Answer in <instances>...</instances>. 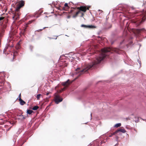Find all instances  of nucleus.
Returning a JSON list of instances; mask_svg holds the SVG:
<instances>
[{
    "label": "nucleus",
    "instance_id": "19",
    "mask_svg": "<svg viewBox=\"0 0 146 146\" xmlns=\"http://www.w3.org/2000/svg\"><path fill=\"white\" fill-rule=\"evenodd\" d=\"M33 112L32 110H27V114H31Z\"/></svg>",
    "mask_w": 146,
    "mask_h": 146
},
{
    "label": "nucleus",
    "instance_id": "13",
    "mask_svg": "<svg viewBox=\"0 0 146 146\" xmlns=\"http://www.w3.org/2000/svg\"><path fill=\"white\" fill-rule=\"evenodd\" d=\"M81 26L82 27H84L85 28H95L96 27L92 25H82Z\"/></svg>",
    "mask_w": 146,
    "mask_h": 146
},
{
    "label": "nucleus",
    "instance_id": "14",
    "mask_svg": "<svg viewBox=\"0 0 146 146\" xmlns=\"http://www.w3.org/2000/svg\"><path fill=\"white\" fill-rule=\"evenodd\" d=\"M119 132H121L123 133H125V132L126 131L124 129L120 128L118 129L117 130L115 131V133H117Z\"/></svg>",
    "mask_w": 146,
    "mask_h": 146
},
{
    "label": "nucleus",
    "instance_id": "41",
    "mask_svg": "<svg viewBox=\"0 0 146 146\" xmlns=\"http://www.w3.org/2000/svg\"><path fill=\"white\" fill-rule=\"evenodd\" d=\"M1 97H0V99H1Z\"/></svg>",
    "mask_w": 146,
    "mask_h": 146
},
{
    "label": "nucleus",
    "instance_id": "17",
    "mask_svg": "<svg viewBox=\"0 0 146 146\" xmlns=\"http://www.w3.org/2000/svg\"><path fill=\"white\" fill-rule=\"evenodd\" d=\"M120 7H121L122 8V9H126L130 8L129 7L126 5H124V6H119V8Z\"/></svg>",
    "mask_w": 146,
    "mask_h": 146
},
{
    "label": "nucleus",
    "instance_id": "39",
    "mask_svg": "<svg viewBox=\"0 0 146 146\" xmlns=\"http://www.w3.org/2000/svg\"><path fill=\"white\" fill-rule=\"evenodd\" d=\"M79 14H81V13H79Z\"/></svg>",
    "mask_w": 146,
    "mask_h": 146
},
{
    "label": "nucleus",
    "instance_id": "24",
    "mask_svg": "<svg viewBox=\"0 0 146 146\" xmlns=\"http://www.w3.org/2000/svg\"><path fill=\"white\" fill-rule=\"evenodd\" d=\"M115 133V131L114 132H113V133H111V135L109 136V137H112V136L113 135H114L115 134L117 133Z\"/></svg>",
    "mask_w": 146,
    "mask_h": 146
},
{
    "label": "nucleus",
    "instance_id": "22",
    "mask_svg": "<svg viewBox=\"0 0 146 146\" xmlns=\"http://www.w3.org/2000/svg\"><path fill=\"white\" fill-rule=\"evenodd\" d=\"M42 96L41 94H38L37 95L36 98L37 100H39L40 96Z\"/></svg>",
    "mask_w": 146,
    "mask_h": 146
},
{
    "label": "nucleus",
    "instance_id": "31",
    "mask_svg": "<svg viewBox=\"0 0 146 146\" xmlns=\"http://www.w3.org/2000/svg\"><path fill=\"white\" fill-rule=\"evenodd\" d=\"M68 66V64H66L65 65H64V67H66L67 66Z\"/></svg>",
    "mask_w": 146,
    "mask_h": 146
},
{
    "label": "nucleus",
    "instance_id": "8",
    "mask_svg": "<svg viewBox=\"0 0 146 146\" xmlns=\"http://www.w3.org/2000/svg\"><path fill=\"white\" fill-rule=\"evenodd\" d=\"M143 10V12L142 13L143 17L142 18V20L141 21L139 22V24H138V25H139L142 22H144L146 19V10Z\"/></svg>",
    "mask_w": 146,
    "mask_h": 146
},
{
    "label": "nucleus",
    "instance_id": "32",
    "mask_svg": "<svg viewBox=\"0 0 146 146\" xmlns=\"http://www.w3.org/2000/svg\"><path fill=\"white\" fill-rule=\"evenodd\" d=\"M70 2V6H71V5H72V4L73 5V4L72 2Z\"/></svg>",
    "mask_w": 146,
    "mask_h": 146
},
{
    "label": "nucleus",
    "instance_id": "15",
    "mask_svg": "<svg viewBox=\"0 0 146 146\" xmlns=\"http://www.w3.org/2000/svg\"><path fill=\"white\" fill-rule=\"evenodd\" d=\"M113 51L119 54H120L121 53L120 50L119 49L117 48H113Z\"/></svg>",
    "mask_w": 146,
    "mask_h": 146
},
{
    "label": "nucleus",
    "instance_id": "16",
    "mask_svg": "<svg viewBox=\"0 0 146 146\" xmlns=\"http://www.w3.org/2000/svg\"><path fill=\"white\" fill-rule=\"evenodd\" d=\"M32 22V21H29V23H27L25 25V27L24 28V32H25L26 31V29H27V27H28V25L31 23Z\"/></svg>",
    "mask_w": 146,
    "mask_h": 146
},
{
    "label": "nucleus",
    "instance_id": "18",
    "mask_svg": "<svg viewBox=\"0 0 146 146\" xmlns=\"http://www.w3.org/2000/svg\"><path fill=\"white\" fill-rule=\"evenodd\" d=\"M20 103L21 105H23L26 104V102L23 100L21 99H20L19 100Z\"/></svg>",
    "mask_w": 146,
    "mask_h": 146
},
{
    "label": "nucleus",
    "instance_id": "33",
    "mask_svg": "<svg viewBox=\"0 0 146 146\" xmlns=\"http://www.w3.org/2000/svg\"><path fill=\"white\" fill-rule=\"evenodd\" d=\"M131 8L132 9H134V8H133V7H131Z\"/></svg>",
    "mask_w": 146,
    "mask_h": 146
},
{
    "label": "nucleus",
    "instance_id": "35",
    "mask_svg": "<svg viewBox=\"0 0 146 146\" xmlns=\"http://www.w3.org/2000/svg\"><path fill=\"white\" fill-rule=\"evenodd\" d=\"M66 10V11H67V10L65 9V10Z\"/></svg>",
    "mask_w": 146,
    "mask_h": 146
},
{
    "label": "nucleus",
    "instance_id": "21",
    "mask_svg": "<svg viewBox=\"0 0 146 146\" xmlns=\"http://www.w3.org/2000/svg\"><path fill=\"white\" fill-rule=\"evenodd\" d=\"M121 124L120 123H117V124H116L114 125V127H119L120 126H121Z\"/></svg>",
    "mask_w": 146,
    "mask_h": 146
},
{
    "label": "nucleus",
    "instance_id": "3",
    "mask_svg": "<svg viewBox=\"0 0 146 146\" xmlns=\"http://www.w3.org/2000/svg\"><path fill=\"white\" fill-rule=\"evenodd\" d=\"M73 82V81L71 82L69 80H68L66 82H63L62 83V85L64 86L65 87L63 88L60 91V93H61L63 91H64L68 87L69 85L71 83Z\"/></svg>",
    "mask_w": 146,
    "mask_h": 146
},
{
    "label": "nucleus",
    "instance_id": "10",
    "mask_svg": "<svg viewBox=\"0 0 146 146\" xmlns=\"http://www.w3.org/2000/svg\"><path fill=\"white\" fill-rule=\"evenodd\" d=\"M25 5V2L23 1H21L17 5V8L16 9H20Z\"/></svg>",
    "mask_w": 146,
    "mask_h": 146
},
{
    "label": "nucleus",
    "instance_id": "25",
    "mask_svg": "<svg viewBox=\"0 0 146 146\" xmlns=\"http://www.w3.org/2000/svg\"><path fill=\"white\" fill-rule=\"evenodd\" d=\"M23 21H19L18 23H17V25H20V24H21V23H23Z\"/></svg>",
    "mask_w": 146,
    "mask_h": 146
},
{
    "label": "nucleus",
    "instance_id": "30",
    "mask_svg": "<svg viewBox=\"0 0 146 146\" xmlns=\"http://www.w3.org/2000/svg\"><path fill=\"white\" fill-rule=\"evenodd\" d=\"M19 44H18V45H17V46L16 47V48L17 49L19 48Z\"/></svg>",
    "mask_w": 146,
    "mask_h": 146
},
{
    "label": "nucleus",
    "instance_id": "1",
    "mask_svg": "<svg viewBox=\"0 0 146 146\" xmlns=\"http://www.w3.org/2000/svg\"><path fill=\"white\" fill-rule=\"evenodd\" d=\"M111 50V49L110 48L102 49L101 52H100L99 56L96 58L95 60L90 63L85 64L84 68L82 70H80V68H77L76 69V72L74 73L77 74L78 72L79 74V76L88 70L95 68L96 65L99 63L107 56L106 53L110 52Z\"/></svg>",
    "mask_w": 146,
    "mask_h": 146
},
{
    "label": "nucleus",
    "instance_id": "29",
    "mask_svg": "<svg viewBox=\"0 0 146 146\" xmlns=\"http://www.w3.org/2000/svg\"><path fill=\"white\" fill-rule=\"evenodd\" d=\"M143 6L144 7L145 9H146V3L145 4H144Z\"/></svg>",
    "mask_w": 146,
    "mask_h": 146
},
{
    "label": "nucleus",
    "instance_id": "37",
    "mask_svg": "<svg viewBox=\"0 0 146 146\" xmlns=\"http://www.w3.org/2000/svg\"><path fill=\"white\" fill-rule=\"evenodd\" d=\"M72 10L71 11L72 12Z\"/></svg>",
    "mask_w": 146,
    "mask_h": 146
},
{
    "label": "nucleus",
    "instance_id": "20",
    "mask_svg": "<svg viewBox=\"0 0 146 146\" xmlns=\"http://www.w3.org/2000/svg\"><path fill=\"white\" fill-rule=\"evenodd\" d=\"M39 108V107L37 106H34L32 108V109L34 110H36L38 109Z\"/></svg>",
    "mask_w": 146,
    "mask_h": 146
},
{
    "label": "nucleus",
    "instance_id": "34",
    "mask_svg": "<svg viewBox=\"0 0 146 146\" xmlns=\"http://www.w3.org/2000/svg\"><path fill=\"white\" fill-rule=\"evenodd\" d=\"M49 94V93H47L46 94V95H48Z\"/></svg>",
    "mask_w": 146,
    "mask_h": 146
},
{
    "label": "nucleus",
    "instance_id": "11",
    "mask_svg": "<svg viewBox=\"0 0 146 146\" xmlns=\"http://www.w3.org/2000/svg\"><path fill=\"white\" fill-rule=\"evenodd\" d=\"M91 8V6H81L80 7H78L77 9H89Z\"/></svg>",
    "mask_w": 146,
    "mask_h": 146
},
{
    "label": "nucleus",
    "instance_id": "4",
    "mask_svg": "<svg viewBox=\"0 0 146 146\" xmlns=\"http://www.w3.org/2000/svg\"><path fill=\"white\" fill-rule=\"evenodd\" d=\"M6 25L5 24L2 25L0 27V39L3 36L5 32V29L6 27Z\"/></svg>",
    "mask_w": 146,
    "mask_h": 146
},
{
    "label": "nucleus",
    "instance_id": "23",
    "mask_svg": "<svg viewBox=\"0 0 146 146\" xmlns=\"http://www.w3.org/2000/svg\"><path fill=\"white\" fill-rule=\"evenodd\" d=\"M48 28V27H44V28H43V29H40L38 30H37L36 31H37L38 32L41 31H42V30L43 29H45V28Z\"/></svg>",
    "mask_w": 146,
    "mask_h": 146
},
{
    "label": "nucleus",
    "instance_id": "28",
    "mask_svg": "<svg viewBox=\"0 0 146 146\" xmlns=\"http://www.w3.org/2000/svg\"><path fill=\"white\" fill-rule=\"evenodd\" d=\"M21 93H20L19 94V97H18V98H19V100H20V99H21Z\"/></svg>",
    "mask_w": 146,
    "mask_h": 146
},
{
    "label": "nucleus",
    "instance_id": "9",
    "mask_svg": "<svg viewBox=\"0 0 146 146\" xmlns=\"http://www.w3.org/2000/svg\"><path fill=\"white\" fill-rule=\"evenodd\" d=\"M18 54V52L17 51H14L13 54L11 53L9 54V56L11 58L10 59V60L11 61H13L14 60V58L15 56L17 55Z\"/></svg>",
    "mask_w": 146,
    "mask_h": 146
},
{
    "label": "nucleus",
    "instance_id": "26",
    "mask_svg": "<svg viewBox=\"0 0 146 146\" xmlns=\"http://www.w3.org/2000/svg\"><path fill=\"white\" fill-rule=\"evenodd\" d=\"M20 116L23 119H25L26 118V117L24 116L23 115H20Z\"/></svg>",
    "mask_w": 146,
    "mask_h": 146
},
{
    "label": "nucleus",
    "instance_id": "6",
    "mask_svg": "<svg viewBox=\"0 0 146 146\" xmlns=\"http://www.w3.org/2000/svg\"><path fill=\"white\" fill-rule=\"evenodd\" d=\"M62 100L63 98H61L59 95H56L54 97V101L56 104H58L59 102H62Z\"/></svg>",
    "mask_w": 146,
    "mask_h": 146
},
{
    "label": "nucleus",
    "instance_id": "7",
    "mask_svg": "<svg viewBox=\"0 0 146 146\" xmlns=\"http://www.w3.org/2000/svg\"><path fill=\"white\" fill-rule=\"evenodd\" d=\"M79 11L77 12L73 16V18H75L79 14V13H81V14L80 17H83L84 16V13L82 12H85L86 11V10H79Z\"/></svg>",
    "mask_w": 146,
    "mask_h": 146
},
{
    "label": "nucleus",
    "instance_id": "38",
    "mask_svg": "<svg viewBox=\"0 0 146 146\" xmlns=\"http://www.w3.org/2000/svg\"><path fill=\"white\" fill-rule=\"evenodd\" d=\"M100 9H99V11H100Z\"/></svg>",
    "mask_w": 146,
    "mask_h": 146
},
{
    "label": "nucleus",
    "instance_id": "5",
    "mask_svg": "<svg viewBox=\"0 0 146 146\" xmlns=\"http://www.w3.org/2000/svg\"><path fill=\"white\" fill-rule=\"evenodd\" d=\"M19 10H15V11H13L14 12L13 13L14 16L13 17V19H19V17L20 15Z\"/></svg>",
    "mask_w": 146,
    "mask_h": 146
},
{
    "label": "nucleus",
    "instance_id": "2",
    "mask_svg": "<svg viewBox=\"0 0 146 146\" xmlns=\"http://www.w3.org/2000/svg\"><path fill=\"white\" fill-rule=\"evenodd\" d=\"M55 7L58 9H60V8H62V9H75V8L70 6V2H69L68 4L66 3H65L64 6L63 7H61L60 6H59L58 5L55 6Z\"/></svg>",
    "mask_w": 146,
    "mask_h": 146
},
{
    "label": "nucleus",
    "instance_id": "36",
    "mask_svg": "<svg viewBox=\"0 0 146 146\" xmlns=\"http://www.w3.org/2000/svg\"><path fill=\"white\" fill-rule=\"evenodd\" d=\"M13 45H12V46H11L12 47H13Z\"/></svg>",
    "mask_w": 146,
    "mask_h": 146
},
{
    "label": "nucleus",
    "instance_id": "40",
    "mask_svg": "<svg viewBox=\"0 0 146 146\" xmlns=\"http://www.w3.org/2000/svg\"><path fill=\"white\" fill-rule=\"evenodd\" d=\"M5 10V11H7V9H6V10Z\"/></svg>",
    "mask_w": 146,
    "mask_h": 146
},
{
    "label": "nucleus",
    "instance_id": "27",
    "mask_svg": "<svg viewBox=\"0 0 146 146\" xmlns=\"http://www.w3.org/2000/svg\"><path fill=\"white\" fill-rule=\"evenodd\" d=\"M5 17H0V21L4 19Z\"/></svg>",
    "mask_w": 146,
    "mask_h": 146
},
{
    "label": "nucleus",
    "instance_id": "12",
    "mask_svg": "<svg viewBox=\"0 0 146 146\" xmlns=\"http://www.w3.org/2000/svg\"><path fill=\"white\" fill-rule=\"evenodd\" d=\"M145 30L144 29H136L134 31V33L137 34H139L141 31H145Z\"/></svg>",
    "mask_w": 146,
    "mask_h": 146
}]
</instances>
